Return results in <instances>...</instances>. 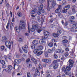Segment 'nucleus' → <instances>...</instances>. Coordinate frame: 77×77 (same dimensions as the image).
<instances>
[{
  "instance_id": "nucleus-21",
  "label": "nucleus",
  "mask_w": 77,
  "mask_h": 77,
  "mask_svg": "<svg viewBox=\"0 0 77 77\" xmlns=\"http://www.w3.org/2000/svg\"><path fill=\"white\" fill-rule=\"evenodd\" d=\"M43 53V51H39L36 54L37 56H40Z\"/></svg>"
},
{
  "instance_id": "nucleus-47",
  "label": "nucleus",
  "mask_w": 77,
  "mask_h": 77,
  "mask_svg": "<svg viewBox=\"0 0 77 77\" xmlns=\"http://www.w3.org/2000/svg\"><path fill=\"white\" fill-rule=\"evenodd\" d=\"M41 27H40V29H38L37 30V32H38V33H40V32H41V31H42V29H41Z\"/></svg>"
},
{
  "instance_id": "nucleus-14",
  "label": "nucleus",
  "mask_w": 77,
  "mask_h": 77,
  "mask_svg": "<svg viewBox=\"0 0 77 77\" xmlns=\"http://www.w3.org/2000/svg\"><path fill=\"white\" fill-rule=\"evenodd\" d=\"M70 8V5H66L64 7V10H69Z\"/></svg>"
},
{
  "instance_id": "nucleus-3",
  "label": "nucleus",
  "mask_w": 77,
  "mask_h": 77,
  "mask_svg": "<svg viewBox=\"0 0 77 77\" xmlns=\"http://www.w3.org/2000/svg\"><path fill=\"white\" fill-rule=\"evenodd\" d=\"M69 66H67L66 67V70L70 71L71 70V67L72 68V67H73V64H74V61L72 60H70L69 61Z\"/></svg>"
},
{
  "instance_id": "nucleus-41",
  "label": "nucleus",
  "mask_w": 77,
  "mask_h": 77,
  "mask_svg": "<svg viewBox=\"0 0 77 77\" xmlns=\"http://www.w3.org/2000/svg\"><path fill=\"white\" fill-rule=\"evenodd\" d=\"M77 26V25L76 24H73V25H72V28L73 29H74L75 27Z\"/></svg>"
},
{
  "instance_id": "nucleus-63",
  "label": "nucleus",
  "mask_w": 77,
  "mask_h": 77,
  "mask_svg": "<svg viewBox=\"0 0 77 77\" xmlns=\"http://www.w3.org/2000/svg\"><path fill=\"white\" fill-rule=\"evenodd\" d=\"M41 2L42 3H44L45 2V0H39V2Z\"/></svg>"
},
{
  "instance_id": "nucleus-23",
  "label": "nucleus",
  "mask_w": 77,
  "mask_h": 77,
  "mask_svg": "<svg viewBox=\"0 0 77 77\" xmlns=\"http://www.w3.org/2000/svg\"><path fill=\"white\" fill-rule=\"evenodd\" d=\"M33 44H34V45H36L37 44H38V42L36 41V40H34L32 42Z\"/></svg>"
},
{
  "instance_id": "nucleus-10",
  "label": "nucleus",
  "mask_w": 77,
  "mask_h": 77,
  "mask_svg": "<svg viewBox=\"0 0 77 77\" xmlns=\"http://www.w3.org/2000/svg\"><path fill=\"white\" fill-rule=\"evenodd\" d=\"M46 39V38H42V39H40L39 40V42L40 44L42 45V44H45L46 43L45 41H44V40H45V39Z\"/></svg>"
},
{
  "instance_id": "nucleus-55",
  "label": "nucleus",
  "mask_w": 77,
  "mask_h": 77,
  "mask_svg": "<svg viewBox=\"0 0 77 77\" xmlns=\"http://www.w3.org/2000/svg\"><path fill=\"white\" fill-rule=\"evenodd\" d=\"M39 68L40 69H42V66H41V63H39Z\"/></svg>"
},
{
  "instance_id": "nucleus-61",
  "label": "nucleus",
  "mask_w": 77,
  "mask_h": 77,
  "mask_svg": "<svg viewBox=\"0 0 77 77\" xmlns=\"http://www.w3.org/2000/svg\"><path fill=\"white\" fill-rule=\"evenodd\" d=\"M62 12L63 13H66L67 12V10H64L62 11Z\"/></svg>"
},
{
  "instance_id": "nucleus-12",
  "label": "nucleus",
  "mask_w": 77,
  "mask_h": 77,
  "mask_svg": "<svg viewBox=\"0 0 77 77\" xmlns=\"http://www.w3.org/2000/svg\"><path fill=\"white\" fill-rule=\"evenodd\" d=\"M72 12L74 13L76 12L77 11H75V6L73 5H72Z\"/></svg>"
},
{
  "instance_id": "nucleus-5",
  "label": "nucleus",
  "mask_w": 77,
  "mask_h": 77,
  "mask_svg": "<svg viewBox=\"0 0 77 77\" xmlns=\"http://www.w3.org/2000/svg\"><path fill=\"white\" fill-rule=\"evenodd\" d=\"M5 45L9 49L11 48V43L9 41H6L5 44Z\"/></svg>"
},
{
  "instance_id": "nucleus-26",
  "label": "nucleus",
  "mask_w": 77,
  "mask_h": 77,
  "mask_svg": "<svg viewBox=\"0 0 77 77\" xmlns=\"http://www.w3.org/2000/svg\"><path fill=\"white\" fill-rule=\"evenodd\" d=\"M39 50H40L41 51L42 50L43 48V46L42 45L38 46V47Z\"/></svg>"
},
{
  "instance_id": "nucleus-39",
  "label": "nucleus",
  "mask_w": 77,
  "mask_h": 77,
  "mask_svg": "<svg viewBox=\"0 0 77 77\" xmlns=\"http://www.w3.org/2000/svg\"><path fill=\"white\" fill-rule=\"evenodd\" d=\"M31 48L32 49L34 50V49H35V45H31Z\"/></svg>"
},
{
  "instance_id": "nucleus-52",
  "label": "nucleus",
  "mask_w": 77,
  "mask_h": 77,
  "mask_svg": "<svg viewBox=\"0 0 77 77\" xmlns=\"http://www.w3.org/2000/svg\"><path fill=\"white\" fill-rule=\"evenodd\" d=\"M69 55V54L68 52H66L64 54V56L65 57H67Z\"/></svg>"
},
{
  "instance_id": "nucleus-6",
  "label": "nucleus",
  "mask_w": 77,
  "mask_h": 77,
  "mask_svg": "<svg viewBox=\"0 0 77 77\" xmlns=\"http://www.w3.org/2000/svg\"><path fill=\"white\" fill-rule=\"evenodd\" d=\"M32 28L30 29L31 32H35V29H38V26L37 25H32Z\"/></svg>"
},
{
  "instance_id": "nucleus-33",
  "label": "nucleus",
  "mask_w": 77,
  "mask_h": 77,
  "mask_svg": "<svg viewBox=\"0 0 77 77\" xmlns=\"http://www.w3.org/2000/svg\"><path fill=\"white\" fill-rule=\"evenodd\" d=\"M36 74L38 76H39V75H40V72H39V70L38 69L37 70L36 72Z\"/></svg>"
},
{
  "instance_id": "nucleus-51",
  "label": "nucleus",
  "mask_w": 77,
  "mask_h": 77,
  "mask_svg": "<svg viewBox=\"0 0 77 77\" xmlns=\"http://www.w3.org/2000/svg\"><path fill=\"white\" fill-rule=\"evenodd\" d=\"M8 58L10 60H11L12 57H11V56L10 55V54H8Z\"/></svg>"
},
{
  "instance_id": "nucleus-25",
  "label": "nucleus",
  "mask_w": 77,
  "mask_h": 77,
  "mask_svg": "<svg viewBox=\"0 0 77 77\" xmlns=\"http://www.w3.org/2000/svg\"><path fill=\"white\" fill-rule=\"evenodd\" d=\"M45 56L46 57H48V53L47 52H45Z\"/></svg>"
},
{
  "instance_id": "nucleus-36",
  "label": "nucleus",
  "mask_w": 77,
  "mask_h": 77,
  "mask_svg": "<svg viewBox=\"0 0 77 77\" xmlns=\"http://www.w3.org/2000/svg\"><path fill=\"white\" fill-rule=\"evenodd\" d=\"M35 69H36L35 67H33L31 69V71L32 72H34V71H35Z\"/></svg>"
},
{
  "instance_id": "nucleus-64",
  "label": "nucleus",
  "mask_w": 77,
  "mask_h": 77,
  "mask_svg": "<svg viewBox=\"0 0 77 77\" xmlns=\"http://www.w3.org/2000/svg\"><path fill=\"white\" fill-rule=\"evenodd\" d=\"M65 50L66 51H69V49L68 48H67L65 49Z\"/></svg>"
},
{
  "instance_id": "nucleus-22",
  "label": "nucleus",
  "mask_w": 77,
  "mask_h": 77,
  "mask_svg": "<svg viewBox=\"0 0 77 77\" xmlns=\"http://www.w3.org/2000/svg\"><path fill=\"white\" fill-rule=\"evenodd\" d=\"M39 51V49H35L33 51V53L34 54H37L38 52Z\"/></svg>"
},
{
  "instance_id": "nucleus-38",
  "label": "nucleus",
  "mask_w": 77,
  "mask_h": 77,
  "mask_svg": "<svg viewBox=\"0 0 77 77\" xmlns=\"http://www.w3.org/2000/svg\"><path fill=\"white\" fill-rule=\"evenodd\" d=\"M4 58H5V61H6V62H8V59H8V57H7V56L6 55H5L4 56Z\"/></svg>"
},
{
  "instance_id": "nucleus-62",
  "label": "nucleus",
  "mask_w": 77,
  "mask_h": 77,
  "mask_svg": "<svg viewBox=\"0 0 77 77\" xmlns=\"http://www.w3.org/2000/svg\"><path fill=\"white\" fill-rule=\"evenodd\" d=\"M21 68V67H18L17 69V72H19L20 71V69Z\"/></svg>"
},
{
  "instance_id": "nucleus-11",
  "label": "nucleus",
  "mask_w": 77,
  "mask_h": 77,
  "mask_svg": "<svg viewBox=\"0 0 77 77\" xmlns=\"http://www.w3.org/2000/svg\"><path fill=\"white\" fill-rule=\"evenodd\" d=\"M57 5V3H56V1H54V2H53L51 3V8H54V6L56 5Z\"/></svg>"
},
{
  "instance_id": "nucleus-45",
  "label": "nucleus",
  "mask_w": 77,
  "mask_h": 77,
  "mask_svg": "<svg viewBox=\"0 0 77 77\" xmlns=\"http://www.w3.org/2000/svg\"><path fill=\"white\" fill-rule=\"evenodd\" d=\"M57 60H54L53 61V64L54 65H55V64H57Z\"/></svg>"
},
{
  "instance_id": "nucleus-60",
  "label": "nucleus",
  "mask_w": 77,
  "mask_h": 77,
  "mask_svg": "<svg viewBox=\"0 0 77 77\" xmlns=\"http://www.w3.org/2000/svg\"><path fill=\"white\" fill-rule=\"evenodd\" d=\"M30 61V59L28 58L26 60V63H29Z\"/></svg>"
},
{
  "instance_id": "nucleus-50",
  "label": "nucleus",
  "mask_w": 77,
  "mask_h": 77,
  "mask_svg": "<svg viewBox=\"0 0 77 77\" xmlns=\"http://www.w3.org/2000/svg\"><path fill=\"white\" fill-rule=\"evenodd\" d=\"M69 18H70V19L71 20H74L75 18H74V17L73 16H70L69 17Z\"/></svg>"
},
{
  "instance_id": "nucleus-2",
  "label": "nucleus",
  "mask_w": 77,
  "mask_h": 77,
  "mask_svg": "<svg viewBox=\"0 0 77 77\" xmlns=\"http://www.w3.org/2000/svg\"><path fill=\"white\" fill-rule=\"evenodd\" d=\"M25 26L24 24H20L19 26V28H17V26H16L15 28V30H16L18 33H20V30H21L23 29L24 30V29H25Z\"/></svg>"
},
{
  "instance_id": "nucleus-44",
  "label": "nucleus",
  "mask_w": 77,
  "mask_h": 77,
  "mask_svg": "<svg viewBox=\"0 0 77 77\" xmlns=\"http://www.w3.org/2000/svg\"><path fill=\"white\" fill-rule=\"evenodd\" d=\"M13 23H11L10 25V29L11 30H12V27L13 26Z\"/></svg>"
},
{
  "instance_id": "nucleus-9",
  "label": "nucleus",
  "mask_w": 77,
  "mask_h": 77,
  "mask_svg": "<svg viewBox=\"0 0 77 77\" xmlns=\"http://www.w3.org/2000/svg\"><path fill=\"white\" fill-rule=\"evenodd\" d=\"M31 59L32 61L35 64H37L38 63V62H37V60L35 59V58L33 57L32 56H31Z\"/></svg>"
},
{
  "instance_id": "nucleus-32",
  "label": "nucleus",
  "mask_w": 77,
  "mask_h": 77,
  "mask_svg": "<svg viewBox=\"0 0 77 77\" xmlns=\"http://www.w3.org/2000/svg\"><path fill=\"white\" fill-rule=\"evenodd\" d=\"M58 16L60 17V18H62L63 17V15H62L60 13H58Z\"/></svg>"
},
{
  "instance_id": "nucleus-16",
  "label": "nucleus",
  "mask_w": 77,
  "mask_h": 77,
  "mask_svg": "<svg viewBox=\"0 0 77 77\" xmlns=\"http://www.w3.org/2000/svg\"><path fill=\"white\" fill-rule=\"evenodd\" d=\"M6 37L5 36H3L2 39V42H5L6 41Z\"/></svg>"
},
{
  "instance_id": "nucleus-46",
  "label": "nucleus",
  "mask_w": 77,
  "mask_h": 77,
  "mask_svg": "<svg viewBox=\"0 0 77 77\" xmlns=\"http://www.w3.org/2000/svg\"><path fill=\"white\" fill-rule=\"evenodd\" d=\"M54 57L55 59H57V57H58L57 56V55L56 54H55L54 55Z\"/></svg>"
},
{
  "instance_id": "nucleus-8",
  "label": "nucleus",
  "mask_w": 77,
  "mask_h": 77,
  "mask_svg": "<svg viewBox=\"0 0 77 77\" xmlns=\"http://www.w3.org/2000/svg\"><path fill=\"white\" fill-rule=\"evenodd\" d=\"M0 62L3 65L2 66V68H6V66L5 65L6 63H5V61L3 60H0Z\"/></svg>"
},
{
  "instance_id": "nucleus-59",
  "label": "nucleus",
  "mask_w": 77,
  "mask_h": 77,
  "mask_svg": "<svg viewBox=\"0 0 77 77\" xmlns=\"http://www.w3.org/2000/svg\"><path fill=\"white\" fill-rule=\"evenodd\" d=\"M42 61L43 62H47V59H42Z\"/></svg>"
},
{
  "instance_id": "nucleus-1",
  "label": "nucleus",
  "mask_w": 77,
  "mask_h": 77,
  "mask_svg": "<svg viewBox=\"0 0 77 77\" xmlns=\"http://www.w3.org/2000/svg\"><path fill=\"white\" fill-rule=\"evenodd\" d=\"M43 8H44V5L42 3H41L40 6L38 7V9L37 12V14L38 15H41V12L42 13H44L45 12V11L43 9Z\"/></svg>"
},
{
  "instance_id": "nucleus-19",
  "label": "nucleus",
  "mask_w": 77,
  "mask_h": 77,
  "mask_svg": "<svg viewBox=\"0 0 77 77\" xmlns=\"http://www.w3.org/2000/svg\"><path fill=\"white\" fill-rule=\"evenodd\" d=\"M58 66H59V65L58 64H54V66H53V68L55 69H57V68H58Z\"/></svg>"
},
{
  "instance_id": "nucleus-17",
  "label": "nucleus",
  "mask_w": 77,
  "mask_h": 77,
  "mask_svg": "<svg viewBox=\"0 0 77 77\" xmlns=\"http://www.w3.org/2000/svg\"><path fill=\"white\" fill-rule=\"evenodd\" d=\"M52 35L54 38H57L59 36V34H58L57 33H56L55 32L53 33Z\"/></svg>"
},
{
  "instance_id": "nucleus-48",
  "label": "nucleus",
  "mask_w": 77,
  "mask_h": 77,
  "mask_svg": "<svg viewBox=\"0 0 77 77\" xmlns=\"http://www.w3.org/2000/svg\"><path fill=\"white\" fill-rule=\"evenodd\" d=\"M27 77H30V73L29 72H28L27 73Z\"/></svg>"
},
{
  "instance_id": "nucleus-57",
  "label": "nucleus",
  "mask_w": 77,
  "mask_h": 77,
  "mask_svg": "<svg viewBox=\"0 0 77 77\" xmlns=\"http://www.w3.org/2000/svg\"><path fill=\"white\" fill-rule=\"evenodd\" d=\"M35 13V11L32 10L31 12V14H34Z\"/></svg>"
},
{
  "instance_id": "nucleus-31",
  "label": "nucleus",
  "mask_w": 77,
  "mask_h": 77,
  "mask_svg": "<svg viewBox=\"0 0 77 77\" xmlns=\"http://www.w3.org/2000/svg\"><path fill=\"white\" fill-rule=\"evenodd\" d=\"M68 42V41L66 39H64L62 41L63 43H67Z\"/></svg>"
},
{
  "instance_id": "nucleus-42",
  "label": "nucleus",
  "mask_w": 77,
  "mask_h": 77,
  "mask_svg": "<svg viewBox=\"0 0 77 77\" xmlns=\"http://www.w3.org/2000/svg\"><path fill=\"white\" fill-rule=\"evenodd\" d=\"M54 20V19L53 18L51 19L49 21V23L50 24H51L53 22V21Z\"/></svg>"
},
{
  "instance_id": "nucleus-20",
  "label": "nucleus",
  "mask_w": 77,
  "mask_h": 77,
  "mask_svg": "<svg viewBox=\"0 0 77 77\" xmlns=\"http://www.w3.org/2000/svg\"><path fill=\"white\" fill-rule=\"evenodd\" d=\"M17 14L18 17H21L23 16V13H22L21 12H18Z\"/></svg>"
},
{
  "instance_id": "nucleus-15",
  "label": "nucleus",
  "mask_w": 77,
  "mask_h": 77,
  "mask_svg": "<svg viewBox=\"0 0 77 77\" xmlns=\"http://www.w3.org/2000/svg\"><path fill=\"white\" fill-rule=\"evenodd\" d=\"M60 12H61V10H60V8H59V7L55 11V13H56L57 14L60 13Z\"/></svg>"
},
{
  "instance_id": "nucleus-27",
  "label": "nucleus",
  "mask_w": 77,
  "mask_h": 77,
  "mask_svg": "<svg viewBox=\"0 0 77 77\" xmlns=\"http://www.w3.org/2000/svg\"><path fill=\"white\" fill-rule=\"evenodd\" d=\"M57 33L58 35H59L61 34V33H62V32L61 31V30H60V29H59L57 32Z\"/></svg>"
},
{
  "instance_id": "nucleus-40",
  "label": "nucleus",
  "mask_w": 77,
  "mask_h": 77,
  "mask_svg": "<svg viewBox=\"0 0 77 77\" xmlns=\"http://www.w3.org/2000/svg\"><path fill=\"white\" fill-rule=\"evenodd\" d=\"M47 3H48V6L47 7V8L48 9H49V7L50 6V4L49 3V1L48 0H47Z\"/></svg>"
},
{
  "instance_id": "nucleus-35",
  "label": "nucleus",
  "mask_w": 77,
  "mask_h": 77,
  "mask_svg": "<svg viewBox=\"0 0 77 77\" xmlns=\"http://www.w3.org/2000/svg\"><path fill=\"white\" fill-rule=\"evenodd\" d=\"M48 45L49 47H53V43L52 42L48 44Z\"/></svg>"
},
{
  "instance_id": "nucleus-24",
  "label": "nucleus",
  "mask_w": 77,
  "mask_h": 77,
  "mask_svg": "<svg viewBox=\"0 0 77 77\" xmlns=\"http://www.w3.org/2000/svg\"><path fill=\"white\" fill-rule=\"evenodd\" d=\"M69 21L70 24H75V21H74L71 20H69Z\"/></svg>"
},
{
  "instance_id": "nucleus-18",
  "label": "nucleus",
  "mask_w": 77,
  "mask_h": 77,
  "mask_svg": "<svg viewBox=\"0 0 77 77\" xmlns=\"http://www.w3.org/2000/svg\"><path fill=\"white\" fill-rule=\"evenodd\" d=\"M22 48L25 53H27V49L25 48L24 46H23Z\"/></svg>"
},
{
  "instance_id": "nucleus-53",
  "label": "nucleus",
  "mask_w": 77,
  "mask_h": 77,
  "mask_svg": "<svg viewBox=\"0 0 77 77\" xmlns=\"http://www.w3.org/2000/svg\"><path fill=\"white\" fill-rule=\"evenodd\" d=\"M32 63H30L28 65V67L29 68H31V67H32Z\"/></svg>"
},
{
  "instance_id": "nucleus-56",
  "label": "nucleus",
  "mask_w": 77,
  "mask_h": 77,
  "mask_svg": "<svg viewBox=\"0 0 77 77\" xmlns=\"http://www.w3.org/2000/svg\"><path fill=\"white\" fill-rule=\"evenodd\" d=\"M10 24V23H9V22H8L7 23V25L6 26V29H8V28L9 27V26Z\"/></svg>"
},
{
  "instance_id": "nucleus-13",
  "label": "nucleus",
  "mask_w": 77,
  "mask_h": 77,
  "mask_svg": "<svg viewBox=\"0 0 77 77\" xmlns=\"http://www.w3.org/2000/svg\"><path fill=\"white\" fill-rule=\"evenodd\" d=\"M14 62H15V63H21V60L20 59H16L14 60Z\"/></svg>"
},
{
  "instance_id": "nucleus-34",
  "label": "nucleus",
  "mask_w": 77,
  "mask_h": 77,
  "mask_svg": "<svg viewBox=\"0 0 77 77\" xmlns=\"http://www.w3.org/2000/svg\"><path fill=\"white\" fill-rule=\"evenodd\" d=\"M51 63V60L50 59H46V63Z\"/></svg>"
},
{
  "instance_id": "nucleus-7",
  "label": "nucleus",
  "mask_w": 77,
  "mask_h": 77,
  "mask_svg": "<svg viewBox=\"0 0 77 77\" xmlns=\"http://www.w3.org/2000/svg\"><path fill=\"white\" fill-rule=\"evenodd\" d=\"M62 70L64 72L66 75H69V71L67 70L66 69V68H65V67H63L62 68Z\"/></svg>"
},
{
  "instance_id": "nucleus-54",
  "label": "nucleus",
  "mask_w": 77,
  "mask_h": 77,
  "mask_svg": "<svg viewBox=\"0 0 77 77\" xmlns=\"http://www.w3.org/2000/svg\"><path fill=\"white\" fill-rule=\"evenodd\" d=\"M46 77H51V75H50V74H47L46 75Z\"/></svg>"
},
{
  "instance_id": "nucleus-37",
  "label": "nucleus",
  "mask_w": 77,
  "mask_h": 77,
  "mask_svg": "<svg viewBox=\"0 0 77 77\" xmlns=\"http://www.w3.org/2000/svg\"><path fill=\"white\" fill-rule=\"evenodd\" d=\"M64 25L65 26H67L68 25V21H66L64 23Z\"/></svg>"
},
{
  "instance_id": "nucleus-29",
  "label": "nucleus",
  "mask_w": 77,
  "mask_h": 77,
  "mask_svg": "<svg viewBox=\"0 0 77 77\" xmlns=\"http://www.w3.org/2000/svg\"><path fill=\"white\" fill-rule=\"evenodd\" d=\"M5 71L6 72H8V73H11V71L10 70H9L8 69H5Z\"/></svg>"
},
{
  "instance_id": "nucleus-49",
  "label": "nucleus",
  "mask_w": 77,
  "mask_h": 77,
  "mask_svg": "<svg viewBox=\"0 0 77 77\" xmlns=\"http://www.w3.org/2000/svg\"><path fill=\"white\" fill-rule=\"evenodd\" d=\"M48 52L49 53H53V51L51 49H49L48 50Z\"/></svg>"
},
{
  "instance_id": "nucleus-30",
  "label": "nucleus",
  "mask_w": 77,
  "mask_h": 77,
  "mask_svg": "<svg viewBox=\"0 0 77 77\" xmlns=\"http://www.w3.org/2000/svg\"><path fill=\"white\" fill-rule=\"evenodd\" d=\"M46 73H48V74H53V72H51V70H47L46 72Z\"/></svg>"
},
{
  "instance_id": "nucleus-28",
  "label": "nucleus",
  "mask_w": 77,
  "mask_h": 77,
  "mask_svg": "<svg viewBox=\"0 0 77 77\" xmlns=\"http://www.w3.org/2000/svg\"><path fill=\"white\" fill-rule=\"evenodd\" d=\"M8 68L10 70H12V67L10 65H8Z\"/></svg>"
},
{
  "instance_id": "nucleus-43",
  "label": "nucleus",
  "mask_w": 77,
  "mask_h": 77,
  "mask_svg": "<svg viewBox=\"0 0 77 77\" xmlns=\"http://www.w3.org/2000/svg\"><path fill=\"white\" fill-rule=\"evenodd\" d=\"M5 47L4 46H2L1 47V51H3L4 49H5Z\"/></svg>"
},
{
  "instance_id": "nucleus-4",
  "label": "nucleus",
  "mask_w": 77,
  "mask_h": 77,
  "mask_svg": "<svg viewBox=\"0 0 77 77\" xmlns=\"http://www.w3.org/2000/svg\"><path fill=\"white\" fill-rule=\"evenodd\" d=\"M43 33L45 35L42 36V38L43 39H47V38H48V35H49V34H50L49 32L47 31H44Z\"/></svg>"
},
{
  "instance_id": "nucleus-58",
  "label": "nucleus",
  "mask_w": 77,
  "mask_h": 77,
  "mask_svg": "<svg viewBox=\"0 0 77 77\" xmlns=\"http://www.w3.org/2000/svg\"><path fill=\"white\" fill-rule=\"evenodd\" d=\"M66 36H63L62 37V39H66Z\"/></svg>"
}]
</instances>
